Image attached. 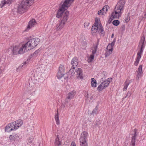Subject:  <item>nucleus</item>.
Instances as JSON below:
<instances>
[{"label":"nucleus","instance_id":"nucleus-14","mask_svg":"<svg viewBox=\"0 0 146 146\" xmlns=\"http://www.w3.org/2000/svg\"><path fill=\"white\" fill-rule=\"evenodd\" d=\"M57 76L58 79H61L62 81H63V80H64L67 78L66 74L65 75L64 72L61 73L58 72Z\"/></svg>","mask_w":146,"mask_h":146},{"label":"nucleus","instance_id":"nucleus-31","mask_svg":"<svg viewBox=\"0 0 146 146\" xmlns=\"http://www.w3.org/2000/svg\"><path fill=\"white\" fill-rule=\"evenodd\" d=\"M55 119L56 121V124L58 125L59 124L60 121L59 120L58 111H57V113L55 115Z\"/></svg>","mask_w":146,"mask_h":146},{"label":"nucleus","instance_id":"nucleus-37","mask_svg":"<svg viewBox=\"0 0 146 146\" xmlns=\"http://www.w3.org/2000/svg\"><path fill=\"white\" fill-rule=\"evenodd\" d=\"M98 106H96V107L92 111V114H93V115H94V114H97L98 112Z\"/></svg>","mask_w":146,"mask_h":146},{"label":"nucleus","instance_id":"nucleus-47","mask_svg":"<svg viewBox=\"0 0 146 146\" xmlns=\"http://www.w3.org/2000/svg\"><path fill=\"white\" fill-rule=\"evenodd\" d=\"M145 16H146V13L145 14Z\"/></svg>","mask_w":146,"mask_h":146},{"label":"nucleus","instance_id":"nucleus-45","mask_svg":"<svg viewBox=\"0 0 146 146\" xmlns=\"http://www.w3.org/2000/svg\"><path fill=\"white\" fill-rule=\"evenodd\" d=\"M21 69H18V67L17 68V72H19L20 71V70Z\"/></svg>","mask_w":146,"mask_h":146},{"label":"nucleus","instance_id":"nucleus-8","mask_svg":"<svg viewBox=\"0 0 146 146\" xmlns=\"http://www.w3.org/2000/svg\"><path fill=\"white\" fill-rule=\"evenodd\" d=\"M125 2L124 1L120 0L117 3L115 8L117 10L119 11H121L123 10L124 7Z\"/></svg>","mask_w":146,"mask_h":146},{"label":"nucleus","instance_id":"nucleus-12","mask_svg":"<svg viewBox=\"0 0 146 146\" xmlns=\"http://www.w3.org/2000/svg\"><path fill=\"white\" fill-rule=\"evenodd\" d=\"M145 38L144 36H142L141 38V39L140 41L139 44V46L140 47V51H138V52L142 53L143 51V48L144 47V44L145 42Z\"/></svg>","mask_w":146,"mask_h":146},{"label":"nucleus","instance_id":"nucleus-41","mask_svg":"<svg viewBox=\"0 0 146 146\" xmlns=\"http://www.w3.org/2000/svg\"><path fill=\"white\" fill-rule=\"evenodd\" d=\"M131 95V92L128 91L127 93V94L126 95V96L125 97V98L127 97H129Z\"/></svg>","mask_w":146,"mask_h":146},{"label":"nucleus","instance_id":"nucleus-34","mask_svg":"<svg viewBox=\"0 0 146 146\" xmlns=\"http://www.w3.org/2000/svg\"><path fill=\"white\" fill-rule=\"evenodd\" d=\"M94 54H93L92 53V54L90 55V57L88 58V62H91L93 60L94 58Z\"/></svg>","mask_w":146,"mask_h":146},{"label":"nucleus","instance_id":"nucleus-30","mask_svg":"<svg viewBox=\"0 0 146 146\" xmlns=\"http://www.w3.org/2000/svg\"><path fill=\"white\" fill-rule=\"evenodd\" d=\"M115 40L114 39L110 44L108 45L107 46L108 48H110L111 49H112L113 50V46L115 44Z\"/></svg>","mask_w":146,"mask_h":146},{"label":"nucleus","instance_id":"nucleus-44","mask_svg":"<svg viewBox=\"0 0 146 146\" xmlns=\"http://www.w3.org/2000/svg\"><path fill=\"white\" fill-rule=\"evenodd\" d=\"M130 20L129 17H127V18L125 19V21L127 22H128Z\"/></svg>","mask_w":146,"mask_h":146},{"label":"nucleus","instance_id":"nucleus-48","mask_svg":"<svg viewBox=\"0 0 146 146\" xmlns=\"http://www.w3.org/2000/svg\"><path fill=\"white\" fill-rule=\"evenodd\" d=\"M124 29H123V30H124Z\"/></svg>","mask_w":146,"mask_h":146},{"label":"nucleus","instance_id":"nucleus-46","mask_svg":"<svg viewBox=\"0 0 146 146\" xmlns=\"http://www.w3.org/2000/svg\"><path fill=\"white\" fill-rule=\"evenodd\" d=\"M114 36V34H112L111 36V38H113V37Z\"/></svg>","mask_w":146,"mask_h":146},{"label":"nucleus","instance_id":"nucleus-17","mask_svg":"<svg viewBox=\"0 0 146 146\" xmlns=\"http://www.w3.org/2000/svg\"><path fill=\"white\" fill-rule=\"evenodd\" d=\"M107 7L108 6H104L101 10L98 12V14L99 15H102L108 11Z\"/></svg>","mask_w":146,"mask_h":146},{"label":"nucleus","instance_id":"nucleus-26","mask_svg":"<svg viewBox=\"0 0 146 146\" xmlns=\"http://www.w3.org/2000/svg\"><path fill=\"white\" fill-rule=\"evenodd\" d=\"M107 75V74L106 72H103L101 73V76L102 77L101 80L102 81L104 80V79L106 77Z\"/></svg>","mask_w":146,"mask_h":146},{"label":"nucleus","instance_id":"nucleus-29","mask_svg":"<svg viewBox=\"0 0 146 146\" xmlns=\"http://www.w3.org/2000/svg\"><path fill=\"white\" fill-rule=\"evenodd\" d=\"M12 125V124H9L7 126L5 127V130L6 131H7V132H9L11 131H12V129H11L10 127H11ZM12 126H13V125H12Z\"/></svg>","mask_w":146,"mask_h":146},{"label":"nucleus","instance_id":"nucleus-43","mask_svg":"<svg viewBox=\"0 0 146 146\" xmlns=\"http://www.w3.org/2000/svg\"><path fill=\"white\" fill-rule=\"evenodd\" d=\"M70 146H76V145L74 142H72Z\"/></svg>","mask_w":146,"mask_h":146},{"label":"nucleus","instance_id":"nucleus-11","mask_svg":"<svg viewBox=\"0 0 146 146\" xmlns=\"http://www.w3.org/2000/svg\"><path fill=\"white\" fill-rule=\"evenodd\" d=\"M75 73L78 79H82L83 78L82 70L81 68H77L76 69Z\"/></svg>","mask_w":146,"mask_h":146},{"label":"nucleus","instance_id":"nucleus-1","mask_svg":"<svg viewBox=\"0 0 146 146\" xmlns=\"http://www.w3.org/2000/svg\"><path fill=\"white\" fill-rule=\"evenodd\" d=\"M74 0H65L58 11L56 17L58 18L62 17L63 19L56 25V29L57 30L61 29L64 27L65 22L68 19L69 15V12L67 11H65V10L70 6Z\"/></svg>","mask_w":146,"mask_h":146},{"label":"nucleus","instance_id":"nucleus-35","mask_svg":"<svg viewBox=\"0 0 146 146\" xmlns=\"http://www.w3.org/2000/svg\"><path fill=\"white\" fill-rule=\"evenodd\" d=\"M75 67H73L70 69L69 72V73H71V75L73 76L74 74H75V71L74 70Z\"/></svg>","mask_w":146,"mask_h":146},{"label":"nucleus","instance_id":"nucleus-16","mask_svg":"<svg viewBox=\"0 0 146 146\" xmlns=\"http://www.w3.org/2000/svg\"><path fill=\"white\" fill-rule=\"evenodd\" d=\"M36 24V22L35 20L34 19H33L29 21L27 27V29H30L33 27H34Z\"/></svg>","mask_w":146,"mask_h":146},{"label":"nucleus","instance_id":"nucleus-6","mask_svg":"<svg viewBox=\"0 0 146 146\" xmlns=\"http://www.w3.org/2000/svg\"><path fill=\"white\" fill-rule=\"evenodd\" d=\"M111 81V78H110L103 81L98 86L97 88V90L99 92L102 91L108 86L109 84Z\"/></svg>","mask_w":146,"mask_h":146},{"label":"nucleus","instance_id":"nucleus-10","mask_svg":"<svg viewBox=\"0 0 146 146\" xmlns=\"http://www.w3.org/2000/svg\"><path fill=\"white\" fill-rule=\"evenodd\" d=\"M76 94V91L74 90L70 92L67 95L66 99V102L68 103L70 100L74 98Z\"/></svg>","mask_w":146,"mask_h":146},{"label":"nucleus","instance_id":"nucleus-15","mask_svg":"<svg viewBox=\"0 0 146 146\" xmlns=\"http://www.w3.org/2000/svg\"><path fill=\"white\" fill-rule=\"evenodd\" d=\"M142 68V66L141 65H140L138 68L137 74V79H139L140 77L143 76V73Z\"/></svg>","mask_w":146,"mask_h":146},{"label":"nucleus","instance_id":"nucleus-33","mask_svg":"<svg viewBox=\"0 0 146 146\" xmlns=\"http://www.w3.org/2000/svg\"><path fill=\"white\" fill-rule=\"evenodd\" d=\"M64 66L61 65L59 67V70L58 72H64Z\"/></svg>","mask_w":146,"mask_h":146},{"label":"nucleus","instance_id":"nucleus-36","mask_svg":"<svg viewBox=\"0 0 146 146\" xmlns=\"http://www.w3.org/2000/svg\"><path fill=\"white\" fill-rule=\"evenodd\" d=\"M40 51V50L39 49L37 50L33 54L32 56L33 57L37 56L39 53Z\"/></svg>","mask_w":146,"mask_h":146},{"label":"nucleus","instance_id":"nucleus-40","mask_svg":"<svg viewBox=\"0 0 146 146\" xmlns=\"http://www.w3.org/2000/svg\"><path fill=\"white\" fill-rule=\"evenodd\" d=\"M26 62H24L22 63V64L20 65L18 67V69H21L22 68L23 66L24 65L26 64Z\"/></svg>","mask_w":146,"mask_h":146},{"label":"nucleus","instance_id":"nucleus-5","mask_svg":"<svg viewBox=\"0 0 146 146\" xmlns=\"http://www.w3.org/2000/svg\"><path fill=\"white\" fill-rule=\"evenodd\" d=\"M91 33L93 35H95L97 32L99 33L101 35L104 36V31L103 27H101L100 25L99 27L93 25L91 30Z\"/></svg>","mask_w":146,"mask_h":146},{"label":"nucleus","instance_id":"nucleus-3","mask_svg":"<svg viewBox=\"0 0 146 146\" xmlns=\"http://www.w3.org/2000/svg\"><path fill=\"white\" fill-rule=\"evenodd\" d=\"M40 41V39L38 38H33L30 40L26 44H23L27 52L36 47Z\"/></svg>","mask_w":146,"mask_h":146},{"label":"nucleus","instance_id":"nucleus-27","mask_svg":"<svg viewBox=\"0 0 146 146\" xmlns=\"http://www.w3.org/2000/svg\"><path fill=\"white\" fill-rule=\"evenodd\" d=\"M55 145L56 146H61V142L59 141V139L58 137V135H57V138L55 140Z\"/></svg>","mask_w":146,"mask_h":146},{"label":"nucleus","instance_id":"nucleus-39","mask_svg":"<svg viewBox=\"0 0 146 146\" xmlns=\"http://www.w3.org/2000/svg\"><path fill=\"white\" fill-rule=\"evenodd\" d=\"M113 24L115 26H117L119 23V21L118 20L113 21L112 22Z\"/></svg>","mask_w":146,"mask_h":146},{"label":"nucleus","instance_id":"nucleus-22","mask_svg":"<svg viewBox=\"0 0 146 146\" xmlns=\"http://www.w3.org/2000/svg\"><path fill=\"white\" fill-rule=\"evenodd\" d=\"M113 50L112 49L109 48H108V47H107L106 49V52L105 53V57L108 56L110 54H111Z\"/></svg>","mask_w":146,"mask_h":146},{"label":"nucleus","instance_id":"nucleus-25","mask_svg":"<svg viewBox=\"0 0 146 146\" xmlns=\"http://www.w3.org/2000/svg\"><path fill=\"white\" fill-rule=\"evenodd\" d=\"M91 83L92 87H96L98 85L97 82L95 79L94 78H92L91 79Z\"/></svg>","mask_w":146,"mask_h":146},{"label":"nucleus","instance_id":"nucleus-38","mask_svg":"<svg viewBox=\"0 0 146 146\" xmlns=\"http://www.w3.org/2000/svg\"><path fill=\"white\" fill-rule=\"evenodd\" d=\"M9 124H13L12 125H13V126H11V127H10L11 129L12 128V130H16L17 129L16 127V126L15 125L14 122L12 123H9Z\"/></svg>","mask_w":146,"mask_h":146},{"label":"nucleus","instance_id":"nucleus-28","mask_svg":"<svg viewBox=\"0 0 146 146\" xmlns=\"http://www.w3.org/2000/svg\"><path fill=\"white\" fill-rule=\"evenodd\" d=\"M130 83V82H129V80H127L124 83L123 85H124V88H123V91H126L127 89V87H128V85Z\"/></svg>","mask_w":146,"mask_h":146},{"label":"nucleus","instance_id":"nucleus-7","mask_svg":"<svg viewBox=\"0 0 146 146\" xmlns=\"http://www.w3.org/2000/svg\"><path fill=\"white\" fill-rule=\"evenodd\" d=\"M88 133L86 131L83 132L81 134L79 139L80 146H88L86 141Z\"/></svg>","mask_w":146,"mask_h":146},{"label":"nucleus","instance_id":"nucleus-18","mask_svg":"<svg viewBox=\"0 0 146 146\" xmlns=\"http://www.w3.org/2000/svg\"><path fill=\"white\" fill-rule=\"evenodd\" d=\"M78 60L77 58L75 57L73 58L71 61V64L72 67L76 66L78 64Z\"/></svg>","mask_w":146,"mask_h":146},{"label":"nucleus","instance_id":"nucleus-13","mask_svg":"<svg viewBox=\"0 0 146 146\" xmlns=\"http://www.w3.org/2000/svg\"><path fill=\"white\" fill-rule=\"evenodd\" d=\"M137 130L135 129L134 131V134L132 137V140L131 142V146H135L136 137L137 135Z\"/></svg>","mask_w":146,"mask_h":146},{"label":"nucleus","instance_id":"nucleus-24","mask_svg":"<svg viewBox=\"0 0 146 146\" xmlns=\"http://www.w3.org/2000/svg\"><path fill=\"white\" fill-rule=\"evenodd\" d=\"M9 138L11 140L17 141L19 140V137L17 134H16L13 135H10L9 137Z\"/></svg>","mask_w":146,"mask_h":146},{"label":"nucleus","instance_id":"nucleus-4","mask_svg":"<svg viewBox=\"0 0 146 146\" xmlns=\"http://www.w3.org/2000/svg\"><path fill=\"white\" fill-rule=\"evenodd\" d=\"M9 50L11 52L13 55H17L18 54H22L27 52L24 45L21 46L18 45L13 47H11L9 49Z\"/></svg>","mask_w":146,"mask_h":146},{"label":"nucleus","instance_id":"nucleus-2","mask_svg":"<svg viewBox=\"0 0 146 146\" xmlns=\"http://www.w3.org/2000/svg\"><path fill=\"white\" fill-rule=\"evenodd\" d=\"M35 0H23L18 7V12L21 13L26 11L33 4Z\"/></svg>","mask_w":146,"mask_h":146},{"label":"nucleus","instance_id":"nucleus-32","mask_svg":"<svg viewBox=\"0 0 146 146\" xmlns=\"http://www.w3.org/2000/svg\"><path fill=\"white\" fill-rule=\"evenodd\" d=\"M99 25H101V27H103L102 24L99 22L98 19L97 18H96L95 19V23L93 25L99 27Z\"/></svg>","mask_w":146,"mask_h":146},{"label":"nucleus","instance_id":"nucleus-23","mask_svg":"<svg viewBox=\"0 0 146 146\" xmlns=\"http://www.w3.org/2000/svg\"><path fill=\"white\" fill-rule=\"evenodd\" d=\"M99 40H98L97 43L96 45H94L93 47L92 48V53L93 54H95L97 51V50L98 48V46L99 45Z\"/></svg>","mask_w":146,"mask_h":146},{"label":"nucleus","instance_id":"nucleus-42","mask_svg":"<svg viewBox=\"0 0 146 146\" xmlns=\"http://www.w3.org/2000/svg\"><path fill=\"white\" fill-rule=\"evenodd\" d=\"M89 25V23L88 22H86L84 23V27H85L88 28Z\"/></svg>","mask_w":146,"mask_h":146},{"label":"nucleus","instance_id":"nucleus-19","mask_svg":"<svg viewBox=\"0 0 146 146\" xmlns=\"http://www.w3.org/2000/svg\"><path fill=\"white\" fill-rule=\"evenodd\" d=\"M13 122L16 126L17 129H18L19 127L21 126L23 123L21 119L17 120Z\"/></svg>","mask_w":146,"mask_h":146},{"label":"nucleus","instance_id":"nucleus-20","mask_svg":"<svg viewBox=\"0 0 146 146\" xmlns=\"http://www.w3.org/2000/svg\"><path fill=\"white\" fill-rule=\"evenodd\" d=\"M142 53L138 52L137 55L136 60L134 63V65L135 66L137 65L139 63L140 59L141 57V55Z\"/></svg>","mask_w":146,"mask_h":146},{"label":"nucleus","instance_id":"nucleus-21","mask_svg":"<svg viewBox=\"0 0 146 146\" xmlns=\"http://www.w3.org/2000/svg\"><path fill=\"white\" fill-rule=\"evenodd\" d=\"M142 53L138 52L137 55L136 60L134 63V65L135 66L137 65L139 63L140 59L141 57V55Z\"/></svg>","mask_w":146,"mask_h":146},{"label":"nucleus","instance_id":"nucleus-9","mask_svg":"<svg viewBox=\"0 0 146 146\" xmlns=\"http://www.w3.org/2000/svg\"><path fill=\"white\" fill-rule=\"evenodd\" d=\"M115 12H113L112 13L111 17H110L109 21L110 20L111 21L113 18H119L120 17L121 15V11H119L116 9H115Z\"/></svg>","mask_w":146,"mask_h":146}]
</instances>
